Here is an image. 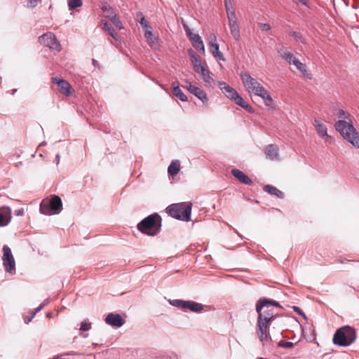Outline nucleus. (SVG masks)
<instances>
[{
    "label": "nucleus",
    "mask_w": 359,
    "mask_h": 359,
    "mask_svg": "<svg viewBox=\"0 0 359 359\" xmlns=\"http://www.w3.org/2000/svg\"><path fill=\"white\" fill-rule=\"evenodd\" d=\"M162 219L158 213H154L143 219L137 224V229L149 236L157 235L161 229Z\"/></svg>",
    "instance_id": "1"
},
{
    "label": "nucleus",
    "mask_w": 359,
    "mask_h": 359,
    "mask_svg": "<svg viewBox=\"0 0 359 359\" xmlns=\"http://www.w3.org/2000/svg\"><path fill=\"white\" fill-rule=\"evenodd\" d=\"M335 129L341 135L355 148H359V134L353 126L352 120H339L335 123Z\"/></svg>",
    "instance_id": "2"
},
{
    "label": "nucleus",
    "mask_w": 359,
    "mask_h": 359,
    "mask_svg": "<svg viewBox=\"0 0 359 359\" xmlns=\"http://www.w3.org/2000/svg\"><path fill=\"white\" fill-rule=\"evenodd\" d=\"M355 339V328L345 325L337 330L333 337V343L339 346L346 347L352 344Z\"/></svg>",
    "instance_id": "3"
},
{
    "label": "nucleus",
    "mask_w": 359,
    "mask_h": 359,
    "mask_svg": "<svg viewBox=\"0 0 359 359\" xmlns=\"http://www.w3.org/2000/svg\"><path fill=\"white\" fill-rule=\"evenodd\" d=\"M191 203H179L168 205L166 209V213L170 217L186 222L191 220Z\"/></svg>",
    "instance_id": "4"
},
{
    "label": "nucleus",
    "mask_w": 359,
    "mask_h": 359,
    "mask_svg": "<svg viewBox=\"0 0 359 359\" xmlns=\"http://www.w3.org/2000/svg\"><path fill=\"white\" fill-rule=\"evenodd\" d=\"M242 83L250 96H259L266 88L250 73L242 72L240 74Z\"/></svg>",
    "instance_id": "5"
},
{
    "label": "nucleus",
    "mask_w": 359,
    "mask_h": 359,
    "mask_svg": "<svg viewBox=\"0 0 359 359\" xmlns=\"http://www.w3.org/2000/svg\"><path fill=\"white\" fill-rule=\"evenodd\" d=\"M39 209L41 213L46 215L58 214L62 210V200L56 195L52 196L50 198H46L42 200Z\"/></svg>",
    "instance_id": "6"
},
{
    "label": "nucleus",
    "mask_w": 359,
    "mask_h": 359,
    "mask_svg": "<svg viewBox=\"0 0 359 359\" xmlns=\"http://www.w3.org/2000/svg\"><path fill=\"white\" fill-rule=\"evenodd\" d=\"M219 86L223 93L229 99L233 100L235 103L249 112H252V107L244 100V99L236 92L235 89L227 85L224 82H219Z\"/></svg>",
    "instance_id": "7"
},
{
    "label": "nucleus",
    "mask_w": 359,
    "mask_h": 359,
    "mask_svg": "<svg viewBox=\"0 0 359 359\" xmlns=\"http://www.w3.org/2000/svg\"><path fill=\"white\" fill-rule=\"evenodd\" d=\"M279 55L290 65L293 64L297 69L306 77H309L306 66L297 59L294 55L286 48H283L278 50Z\"/></svg>",
    "instance_id": "8"
},
{
    "label": "nucleus",
    "mask_w": 359,
    "mask_h": 359,
    "mask_svg": "<svg viewBox=\"0 0 359 359\" xmlns=\"http://www.w3.org/2000/svg\"><path fill=\"white\" fill-rule=\"evenodd\" d=\"M226 12L231 34L236 41H238L241 38L240 27L235 10L226 11Z\"/></svg>",
    "instance_id": "9"
},
{
    "label": "nucleus",
    "mask_w": 359,
    "mask_h": 359,
    "mask_svg": "<svg viewBox=\"0 0 359 359\" xmlns=\"http://www.w3.org/2000/svg\"><path fill=\"white\" fill-rule=\"evenodd\" d=\"M3 265L6 271L12 273L15 269V261L11 248H3Z\"/></svg>",
    "instance_id": "10"
},
{
    "label": "nucleus",
    "mask_w": 359,
    "mask_h": 359,
    "mask_svg": "<svg viewBox=\"0 0 359 359\" xmlns=\"http://www.w3.org/2000/svg\"><path fill=\"white\" fill-rule=\"evenodd\" d=\"M52 82L55 83L58 91L65 96H70L73 93L71 85L67 81L59 77H53Z\"/></svg>",
    "instance_id": "11"
},
{
    "label": "nucleus",
    "mask_w": 359,
    "mask_h": 359,
    "mask_svg": "<svg viewBox=\"0 0 359 359\" xmlns=\"http://www.w3.org/2000/svg\"><path fill=\"white\" fill-rule=\"evenodd\" d=\"M39 42L45 46L51 49L60 50V45L57 41L55 35L52 33H47L39 37Z\"/></svg>",
    "instance_id": "12"
},
{
    "label": "nucleus",
    "mask_w": 359,
    "mask_h": 359,
    "mask_svg": "<svg viewBox=\"0 0 359 359\" xmlns=\"http://www.w3.org/2000/svg\"><path fill=\"white\" fill-rule=\"evenodd\" d=\"M182 87L187 89L191 94L194 95L203 103L208 102V98L206 93L200 88L191 84V82L185 81L184 85H183Z\"/></svg>",
    "instance_id": "13"
},
{
    "label": "nucleus",
    "mask_w": 359,
    "mask_h": 359,
    "mask_svg": "<svg viewBox=\"0 0 359 359\" xmlns=\"http://www.w3.org/2000/svg\"><path fill=\"white\" fill-rule=\"evenodd\" d=\"M209 46H210V50L212 53V55L219 59V60L224 61L225 57H224V55L222 52L219 51V44L217 43V37L214 34H212L209 36Z\"/></svg>",
    "instance_id": "14"
},
{
    "label": "nucleus",
    "mask_w": 359,
    "mask_h": 359,
    "mask_svg": "<svg viewBox=\"0 0 359 359\" xmlns=\"http://www.w3.org/2000/svg\"><path fill=\"white\" fill-rule=\"evenodd\" d=\"M270 325V323L261 321V318L259 320H257V334L259 340L262 342L266 341L269 339V334L268 331Z\"/></svg>",
    "instance_id": "15"
},
{
    "label": "nucleus",
    "mask_w": 359,
    "mask_h": 359,
    "mask_svg": "<svg viewBox=\"0 0 359 359\" xmlns=\"http://www.w3.org/2000/svg\"><path fill=\"white\" fill-rule=\"evenodd\" d=\"M313 126L318 133L320 137L325 139V141L329 143L334 142L333 138L327 135V129L325 124L320 123L318 120L315 119L313 121Z\"/></svg>",
    "instance_id": "16"
},
{
    "label": "nucleus",
    "mask_w": 359,
    "mask_h": 359,
    "mask_svg": "<svg viewBox=\"0 0 359 359\" xmlns=\"http://www.w3.org/2000/svg\"><path fill=\"white\" fill-rule=\"evenodd\" d=\"M104 321L106 324L114 328H119L125 323L124 320L120 314L114 313H109L105 318Z\"/></svg>",
    "instance_id": "17"
},
{
    "label": "nucleus",
    "mask_w": 359,
    "mask_h": 359,
    "mask_svg": "<svg viewBox=\"0 0 359 359\" xmlns=\"http://www.w3.org/2000/svg\"><path fill=\"white\" fill-rule=\"evenodd\" d=\"M271 306H275L282 309V306L279 302L267 298H261L256 303V311L259 312L260 310L264 309H270Z\"/></svg>",
    "instance_id": "18"
},
{
    "label": "nucleus",
    "mask_w": 359,
    "mask_h": 359,
    "mask_svg": "<svg viewBox=\"0 0 359 359\" xmlns=\"http://www.w3.org/2000/svg\"><path fill=\"white\" fill-rule=\"evenodd\" d=\"M258 314L257 320H259L261 317V321L271 324V323L276 318L278 314H275L272 309H264L260 310L259 312H257Z\"/></svg>",
    "instance_id": "19"
},
{
    "label": "nucleus",
    "mask_w": 359,
    "mask_h": 359,
    "mask_svg": "<svg viewBox=\"0 0 359 359\" xmlns=\"http://www.w3.org/2000/svg\"><path fill=\"white\" fill-rule=\"evenodd\" d=\"M189 56L191 57V62H192L194 71L196 72H199L201 69H202L204 66L206 65V63L205 62H203L201 60V57L198 55H197L192 50H190L189 51Z\"/></svg>",
    "instance_id": "20"
},
{
    "label": "nucleus",
    "mask_w": 359,
    "mask_h": 359,
    "mask_svg": "<svg viewBox=\"0 0 359 359\" xmlns=\"http://www.w3.org/2000/svg\"><path fill=\"white\" fill-rule=\"evenodd\" d=\"M11 220V210L8 207L0 208V227L7 226Z\"/></svg>",
    "instance_id": "21"
},
{
    "label": "nucleus",
    "mask_w": 359,
    "mask_h": 359,
    "mask_svg": "<svg viewBox=\"0 0 359 359\" xmlns=\"http://www.w3.org/2000/svg\"><path fill=\"white\" fill-rule=\"evenodd\" d=\"M231 174L241 182L247 185H252V181L243 171L234 168L231 170Z\"/></svg>",
    "instance_id": "22"
},
{
    "label": "nucleus",
    "mask_w": 359,
    "mask_h": 359,
    "mask_svg": "<svg viewBox=\"0 0 359 359\" xmlns=\"http://www.w3.org/2000/svg\"><path fill=\"white\" fill-rule=\"evenodd\" d=\"M264 153L268 159L276 161L278 159V148L276 145L271 144L266 146Z\"/></svg>",
    "instance_id": "23"
},
{
    "label": "nucleus",
    "mask_w": 359,
    "mask_h": 359,
    "mask_svg": "<svg viewBox=\"0 0 359 359\" xmlns=\"http://www.w3.org/2000/svg\"><path fill=\"white\" fill-rule=\"evenodd\" d=\"M196 72L201 74L202 79L205 83L212 86V84L215 83V81L212 77V74L208 69L207 65L204 66L202 69H201L199 72Z\"/></svg>",
    "instance_id": "24"
},
{
    "label": "nucleus",
    "mask_w": 359,
    "mask_h": 359,
    "mask_svg": "<svg viewBox=\"0 0 359 359\" xmlns=\"http://www.w3.org/2000/svg\"><path fill=\"white\" fill-rule=\"evenodd\" d=\"M183 309H189L194 313H201L203 310V305L194 301L185 300Z\"/></svg>",
    "instance_id": "25"
},
{
    "label": "nucleus",
    "mask_w": 359,
    "mask_h": 359,
    "mask_svg": "<svg viewBox=\"0 0 359 359\" xmlns=\"http://www.w3.org/2000/svg\"><path fill=\"white\" fill-rule=\"evenodd\" d=\"M258 97H261L269 110L274 109V101L269 91L265 89Z\"/></svg>",
    "instance_id": "26"
},
{
    "label": "nucleus",
    "mask_w": 359,
    "mask_h": 359,
    "mask_svg": "<svg viewBox=\"0 0 359 359\" xmlns=\"http://www.w3.org/2000/svg\"><path fill=\"white\" fill-rule=\"evenodd\" d=\"M189 40L191 41L193 46L198 50L205 53V48L203 41L198 34H195L191 36Z\"/></svg>",
    "instance_id": "27"
},
{
    "label": "nucleus",
    "mask_w": 359,
    "mask_h": 359,
    "mask_svg": "<svg viewBox=\"0 0 359 359\" xmlns=\"http://www.w3.org/2000/svg\"><path fill=\"white\" fill-rule=\"evenodd\" d=\"M264 191L267 192L271 195L276 196L278 198H283L285 195L283 191L270 184H266L263 187Z\"/></svg>",
    "instance_id": "28"
},
{
    "label": "nucleus",
    "mask_w": 359,
    "mask_h": 359,
    "mask_svg": "<svg viewBox=\"0 0 359 359\" xmlns=\"http://www.w3.org/2000/svg\"><path fill=\"white\" fill-rule=\"evenodd\" d=\"M180 170V163L179 161H173L168 168V172L172 176L176 175Z\"/></svg>",
    "instance_id": "29"
},
{
    "label": "nucleus",
    "mask_w": 359,
    "mask_h": 359,
    "mask_svg": "<svg viewBox=\"0 0 359 359\" xmlns=\"http://www.w3.org/2000/svg\"><path fill=\"white\" fill-rule=\"evenodd\" d=\"M172 93L175 96L179 98L181 101H187V97L184 94V93L181 90L179 86H175V83L172 84Z\"/></svg>",
    "instance_id": "30"
},
{
    "label": "nucleus",
    "mask_w": 359,
    "mask_h": 359,
    "mask_svg": "<svg viewBox=\"0 0 359 359\" xmlns=\"http://www.w3.org/2000/svg\"><path fill=\"white\" fill-rule=\"evenodd\" d=\"M102 10L104 18H108L110 20L116 15L114 10L108 5L103 6Z\"/></svg>",
    "instance_id": "31"
},
{
    "label": "nucleus",
    "mask_w": 359,
    "mask_h": 359,
    "mask_svg": "<svg viewBox=\"0 0 359 359\" xmlns=\"http://www.w3.org/2000/svg\"><path fill=\"white\" fill-rule=\"evenodd\" d=\"M103 29L108 32V33L115 39L117 40V34L114 32V29L108 22L104 23Z\"/></svg>",
    "instance_id": "32"
},
{
    "label": "nucleus",
    "mask_w": 359,
    "mask_h": 359,
    "mask_svg": "<svg viewBox=\"0 0 359 359\" xmlns=\"http://www.w3.org/2000/svg\"><path fill=\"white\" fill-rule=\"evenodd\" d=\"M69 10L75 9L81 6L82 0H67Z\"/></svg>",
    "instance_id": "33"
},
{
    "label": "nucleus",
    "mask_w": 359,
    "mask_h": 359,
    "mask_svg": "<svg viewBox=\"0 0 359 359\" xmlns=\"http://www.w3.org/2000/svg\"><path fill=\"white\" fill-rule=\"evenodd\" d=\"M337 116L340 118V120H345L347 121L351 120V115L349 114V113H348L342 109H340L339 111Z\"/></svg>",
    "instance_id": "34"
},
{
    "label": "nucleus",
    "mask_w": 359,
    "mask_h": 359,
    "mask_svg": "<svg viewBox=\"0 0 359 359\" xmlns=\"http://www.w3.org/2000/svg\"><path fill=\"white\" fill-rule=\"evenodd\" d=\"M185 300L182 299H172L170 300L169 303L173 306H175L177 308H180L183 309L184 305Z\"/></svg>",
    "instance_id": "35"
},
{
    "label": "nucleus",
    "mask_w": 359,
    "mask_h": 359,
    "mask_svg": "<svg viewBox=\"0 0 359 359\" xmlns=\"http://www.w3.org/2000/svg\"><path fill=\"white\" fill-rule=\"evenodd\" d=\"M144 36L147 39L149 43L151 44L154 43L155 38L153 37L151 29H145Z\"/></svg>",
    "instance_id": "36"
},
{
    "label": "nucleus",
    "mask_w": 359,
    "mask_h": 359,
    "mask_svg": "<svg viewBox=\"0 0 359 359\" xmlns=\"http://www.w3.org/2000/svg\"><path fill=\"white\" fill-rule=\"evenodd\" d=\"M91 329V323H88L87 320H85L81 322L80 326L81 331H88Z\"/></svg>",
    "instance_id": "37"
},
{
    "label": "nucleus",
    "mask_w": 359,
    "mask_h": 359,
    "mask_svg": "<svg viewBox=\"0 0 359 359\" xmlns=\"http://www.w3.org/2000/svg\"><path fill=\"white\" fill-rule=\"evenodd\" d=\"M182 24L184 27V31L186 32V34L187 36L190 39L193 35H195L196 34H194L191 32V29H189V26L187 25V23L184 22L183 19H182Z\"/></svg>",
    "instance_id": "38"
},
{
    "label": "nucleus",
    "mask_w": 359,
    "mask_h": 359,
    "mask_svg": "<svg viewBox=\"0 0 359 359\" xmlns=\"http://www.w3.org/2000/svg\"><path fill=\"white\" fill-rule=\"evenodd\" d=\"M111 21L113 22V24L118 29H123V27L122 26L121 22L119 20L118 18L116 15L114 16V18L111 20Z\"/></svg>",
    "instance_id": "39"
},
{
    "label": "nucleus",
    "mask_w": 359,
    "mask_h": 359,
    "mask_svg": "<svg viewBox=\"0 0 359 359\" xmlns=\"http://www.w3.org/2000/svg\"><path fill=\"white\" fill-rule=\"evenodd\" d=\"M140 25L144 29H151V26L149 25V22L145 20L144 17L142 16L141 18V20L140 21Z\"/></svg>",
    "instance_id": "40"
},
{
    "label": "nucleus",
    "mask_w": 359,
    "mask_h": 359,
    "mask_svg": "<svg viewBox=\"0 0 359 359\" xmlns=\"http://www.w3.org/2000/svg\"><path fill=\"white\" fill-rule=\"evenodd\" d=\"M291 36L292 37L294 38V39L297 41H300L302 43H304V39L302 38V36L301 35V34L298 33V32H291Z\"/></svg>",
    "instance_id": "41"
},
{
    "label": "nucleus",
    "mask_w": 359,
    "mask_h": 359,
    "mask_svg": "<svg viewBox=\"0 0 359 359\" xmlns=\"http://www.w3.org/2000/svg\"><path fill=\"white\" fill-rule=\"evenodd\" d=\"M258 26L262 31L266 32L271 29V25L269 23H259Z\"/></svg>",
    "instance_id": "42"
},
{
    "label": "nucleus",
    "mask_w": 359,
    "mask_h": 359,
    "mask_svg": "<svg viewBox=\"0 0 359 359\" xmlns=\"http://www.w3.org/2000/svg\"><path fill=\"white\" fill-rule=\"evenodd\" d=\"M224 6L226 11L234 10L232 5V0H224Z\"/></svg>",
    "instance_id": "43"
},
{
    "label": "nucleus",
    "mask_w": 359,
    "mask_h": 359,
    "mask_svg": "<svg viewBox=\"0 0 359 359\" xmlns=\"http://www.w3.org/2000/svg\"><path fill=\"white\" fill-rule=\"evenodd\" d=\"M278 346H281V347H283V348H290L294 346V344L292 342H290V341H287V342H280L278 344Z\"/></svg>",
    "instance_id": "44"
},
{
    "label": "nucleus",
    "mask_w": 359,
    "mask_h": 359,
    "mask_svg": "<svg viewBox=\"0 0 359 359\" xmlns=\"http://www.w3.org/2000/svg\"><path fill=\"white\" fill-rule=\"evenodd\" d=\"M293 310L298 313L299 315L302 316L304 319H306V314L303 312V311L298 306H294L292 307Z\"/></svg>",
    "instance_id": "45"
},
{
    "label": "nucleus",
    "mask_w": 359,
    "mask_h": 359,
    "mask_svg": "<svg viewBox=\"0 0 359 359\" xmlns=\"http://www.w3.org/2000/svg\"><path fill=\"white\" fill-rule=\"evenodd\" d=\"M65 356L83 355V353L76 351H69L64 353Z\"/></svg>",
    "instance_id": "46"
},
{
    "label": "nucleus",
    "mask_w": 359,
    "mask_h": 359,
    "mask_svg": "<svg viewBox=\"0 0 359 359\" xmlns=\"http://www.w3.org/2000/svg\"><path fill=\"white\" fill-rule=\"evenodd\" d=\"M15 214L17 216H22L24 215V210L22 208L17 210L15 211Z\"/></svg>",
    "instance_id": "47"
},
{
    "label": "nucleus",
    "mask_w": 359,
    "mask_h": 359,
    "mask_svg": "<svg viewBox=\"0 0 359 359\" xmlns=\"http://www.w3.org/2000/svg\"><path fill=\"white\" fill-rule=\"evenodd\" d=\"M48 303V299H46L42 303H41L39 306H40V308L42 309Z\"/></svg>",
    "instance_id": "48"
},
{
    "label": "nucleus",
    "mask_w": 359,
    "mask_h": 359,
    "mask_svg": "<svg viewBox=\"0 0 359 359\" xmlns=\"http://www.w3.org/2000/svg\"><path fill=\"white\" fill-rule=\"evenodd\" d=\"M64 356H65L64 353H62L60 355H57L56 356H55V358L57 359H65L64 358Z\"/></svg>",
    "instance_id": "49"
},
{
    "label": "nucleus",
    "mask_w": 359,
    "mask_h": 359,
    "mask_svg": "<svg viewBox=\"0 0 359 359\" xmlns=\"http://www.w3.org/2000/svg\"><path fill=\"white\" fill-rule=\"evenodd\" d=\"M92 62L94 67H99V63L96 60L93 59Z\"/></svg>",
    "instance_id": "50"
},
{
    "label": "nucleus",
    "mask_w": 359,
    "mask_h": 359,
    "mask_svg": "<svg viewBox=\"0 0 359 359\" xmlns=\"http://www.w3.org/2000/svg\"><path fill=\"white\" fill-rule=\"evenodd\" d=\"M34 313H32V315L29 318H28L27 320H25V323L27 324L29 323L32 320V319L34 318Z\"/></svg>",
    "instance_id": "51"
},
{
    "label": "nucleus",
    "mask_w": 359,
    "mask_h": 359,
    "mask_svg": "<svg viewBox=\"0 0 359 359\" xmlns=\"http://www.w3.org/2000/svg\"><path fill=\"white\" fill-rule=\"evenodd\" d=\"M41 310V309L40 308V306H38L37 308L35 309L34 312L33 313H34V315H35L36 313H38Z\"/></svg>",
    "instance_id": "52"
},
{
    "label": "nucleus",
    "mask_w": 359,
    "mask_h": 359,
    "mask_svg": "<svg viewBox=\"0 0 359 359\" xmlns=\"http://www.w3.org/2000/svg\"><path fill=\"white\" fill-rule=\"evenodd\" d=\"M34 2L35 3V2H36V0H33V1H30V4H31L32 6H34V5H33Z\"/></svg>",
    "instance_id": "53"
},
{
    "label": "nucleus",
    "mask_w": 359,
    "mask_h": 359,
    "mask_svg": "<svg viewBox=\"0 0 359 359\" xmlns=\"http://www.w3.org/2000/svg\"><path fill=\"white\" fill-rule=\"evenodd\" d=\"M34 2L35 3V2H36V0H33V1H30V4H31L32 6H34V5H33Z\"/></svg>",
    "instance_id": "54"
},
{
    "label": "nucleus",
    "mask_w": 359,
    "mask_h": 359,
    "mask_svg": "<svg viewBox=\"0 0 359 359\" xmlns=\"http://www.w3.org/2000/svg\"><path fill=\"white\" fill-rule=\"evenodd\" d=\"M16 91H17V90H16V89H13V93H12V94L13 95Z\"/></svg>",
    "instance_id": "55"
},
{
    "label": "nucleus",
    "mask_w": 359,
    "mask_h": 359,
    "mask_svg": "<svg viewBox=\"0 0 359 359\" xmlns=\"http://www.w3.org/2000/svg\"><path fill=\"white\" fill-rule=\"evenodd\" d=\"M92 345H93V346H94V347H95V346H97V344H95V343H93Z\"/></svg>",
    "instance_id": "56"
},
{
    "label": "nucleus",
    "mask_w": 359,
    "mask_h": 359,
    "mask_svg": "<svg viewBox=\"0 0 359 359\" xmlns=\"http://www.w3.org/2000/svg\"><path fill=\"white\" fill-rule=\"evenodd\" d=\"M88 336V334H84L83 337L86 338V337H87Z\"/></svg>",
    "instance_id": "57"
},
{
    "label": "nucleus",
    "mask_w": 359,
    "mask_h": 359,
    "mask_svg": "<svg viewBox=\"0 0 359 359\" xmlns=\"http://www.w3.org/2000/svg\"><path fill=\"white\" fill-rule=\"evenodd\" d=\"M346 262H352L353 261H351V260H346Z\"/></svg>",
    "instance_id": "58"
},
{
    "label": "nucleus",
    "mask_w": 359,
    "mask_h": 359,
    "mask_svg": "<svg viewBox=\"0 0 359 359\" xmlns=\"http://www.w3.org/2000/svg\"><path fill=\"white\" fill-rule=\"evenodd\" d=\"M50 315H51L50 313H48V314H47V316H48V317H50Z\"/></svg>",
    "instance_id": "59"
},
{
    "label": "nucleus",
    "mask_w": 359,
    "mask_h": 359,
    "mask_svg": "<svg viewBox=\"0 0 359 359\" xmlns=\"http://www.w3.org/2000/svg\"><path fill=\"white\" fill-rule=\"evenodd\" d=\"M52 359H57V358H55L54 357V358H52Z\"/></svg>",
    "instance_id": "60"
}]
</instances>
